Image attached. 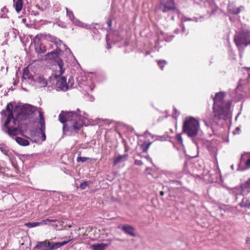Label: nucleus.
<instances>
[{
	"mask_svg": "<svg viewBox=\"0 0 250 250\" xmlns=\"http://www.w3.org/2000/svg\"><path fill=\"white\" fill-rule=\"evenodd\" d=\"M12 105L10 104H8L6 107L5 110H3L1 112L2 120H4L5 118L8 117L13 115V111L11 107Z\"/></svg>",
	"mask_w": 250,
	"mask_h": 250,
	"instance_id": "dca6fc26",
	"label": "nucleus"
},
{
	"mask_svg": "<svg viewBox=\"0 0 250 250\" xmlns=\"http://www.w3.org/2000/svg\"><path fill=\"white\" fill-rule=\"evenodd\" d=\"M179 32V29H176L174 30V33L176 34H178Z\"/></svg>",
	"mask_w": 250,
	"mask_h": 250,
	"instance_id": "09e8293b",
	"label": "nucleus"
},
{
	"mask_svg": "<svg viewBox=\"0 0 250 250\" xmlns=\"http://www.w3.org/2000/svg\"><path fill=\"white\" fill-rule=\"evenodd\" d=\"M148 54H149V53L148 52H146V55H147Z\"/></svg>",
	"mask_w": 250,
	"mask_h": 250,
	"instance_id": "603ef678",
	"label": "nucleus"
},
{
	"mask_svg": "<svg viewBox=\"0 0 250 250\" xmlns=\"http://www.w3.org/2000/svg\"><path fill=\"white\" fill-rule=\"evenodd\" d=\"M204 122L206 126H210V124L209 123H208V122L205 119L204 120Z\"/></svg>",
	"mask_w": 250,
	"mask_h": 250,
	"instance_id": "c03bdc74",
	"label": "nucleus"
},
{
	"mask_svg": "<svg viewBox=\"0 0 250 250\" xmlns=\"http://www.w3.org/2000/svg\"><path fill=\"white\" fill-rule=\"evenodd\" d=\"M57 65H55L56 70L52 74V77H53L55 79L57 80L60 78L61 76L63 73L64 69L63 67V62L61 60H58L56 61Z\"/></svg>",
	"mask_w": 250,
	"mask_h": 250,
	"instance_id": "f8f14e48",
	"label": "nucleus"
},
{
	"mask_svg": "<svg viewBox=\"0 0 250 250\" xmlns=\"http://www.w3.org/2000/svg\"><path fill=\"white\" fill-rule=\"evenodd\" d=\"M42 37L43 36L41 34L37 35L34 39L35 50L38 54L43 53L46 51V47L40 42Z\"/></svg>",
	"mask_w": 250,
	"mask_h": 250,
	"instance_id": "9b49d317",
	"label": "nucleus"
},
{
	"mask_svg": "<svg viewBox=\"0 0 250 250\" xmlns=\"http://www.w3.org/2000/svg\"><path fill=\"white\" fill-rule=\"evenodd\" d=\"M176 140L177 141V142L181 145H183V139H182V137L181 136V134H177L176 137Z\"/></svg>",
	"mask_w": 250,
	"mask_h": 250,
	"instance_id": "7c9ffc66",
	"label": "nucleus"
},
{
	"mask_svg": "<svg viewBox=\"0 0 250 250\" xmlns=\"http://www.w3.org/2000/svg\"><path fill=\"white\" fill-rule=\"evenodd\" d=\"M157 62L158 65L162 70L163 69L164 65L167 64V62L165 60H158Z\"/></svg>",
	"mask_w": 250,
	"mask_h": 250,
	"instance_id": "bb28decb",
	"label": "nucleus"
},
{
	"mask_svg": "<svg viewBox=\"0 0 250 250\" xmlns=\"http://www.w3.org/2000/svg\"><path fill=\"white\" fill-rule=\"evenodd\" d=\"M159 8L163 13L173 11L176 9V6L173 0H161Z\"/></svg>",
	"mask_w": 250,
	"mask_h": 250,
	"instance_id": "9d476101",
	"label": "nucleus"
},
{
	"mask_svg": "<svg viewBox=\"0 0 250 250\" xmlns=\"http://www.w3.org/2000/svg\"><path fill=\"white\" fill-rule=\"evenodd\" d=\"M45 221H46V223L47 224V222H56V220L47 219Z\"/></svg>",
	"mask_w": 250,
	"mask_h": 250,
	"instance_id": "58836bf2",
	"label": "nucleus"
},
{
	"mask_svg": "<svg viewBox=\"0 0 250 250\" xmlns=\"http://www.w3.org/2000/svg\"><path fill=\"white\" fill-rule=\"evenodd\" d=\"M78 113L75 111H62L59 115V121L63 124V130L77 132L84 124V119L87 118L86 114H81V111L77 109Z\"/></svg>",
	"mask_w": 250,
	"mask_h": 250,
	"instance_id": "f257e3e1",
	"label": "nucleus"
},
{
	"mask_svg": "<svg viewBox=\"0 0 250 250\" xmlns=\"http://www.w3.org/2000/svg\"><path fill=\"white\" fill-rule=\"evenodd\" d=\"M128 157L127 153H125L123 155H119L116 157L113 160V164L114 166L116 165L118 163L123 162L127 160Z\"/></svg>",
	"mask_w": 250,
	"mask_h": 250,
	"instance_id": "f3484780",
	"label": "nucleus"
},
{
	"mask_svg": "<svg viewBox=\"0 0 250 250\" xmlns=\"http://www.w3.org/2000/svg\"><path fill=\"white\" fill-rule=\"evenodd\" d=\"M173 117H176V115L173 114Z\"/></svg>",
	"mask_w": 250,
	"mask_h": 250,
	"instance_id": "6e6d98bb",
	"label": "nucleus"
},
{
	"mask_svg": "<svg viewBox=\"0 0 250 250\" xmlns=\"http://www.w3.org/2000/svg\"><path fill=\"white\" fill-rule=\"evenodd\" d=\"M29 78H30L29 71L27 68H25L24 69L23 71L22 79H24V80H26L27 79H29Z\"/></svg>",
	"mask_w": 250,
	"mask_h": 250,
	"instance_id": "393cba45",
	"label": "nucleus"
},
{
	"mask_svg": "<svg viewBox=\"0 0 250 250\" xmlns=\"http://www.w3.org/2000/svg\"><path fill=\"white\" fill-rule=\"evenodd\" d=\"M181 21H182V22H185V21H191V18H188L187 17H185V16H183L182 17Z\"/></svg>",
	"mask_w": 250,
	"mask_h": 250,
	"instance_id": "2f4dec72",
	"label": "nucleus"
},
{
	"mask_svg": "<svg viewBox=\"0 0 250 250\" xmlns=\"http://www.w3.org/2000/svg\"><path fill=\"white\" fill-rule=\"evenodd\" d=\"M160 194H161V195H163L164 194V192H163V191H161V192H160Z\"/></svg>",
	"mask_w": 250,
	"mask_h": 250,
	"instance_id": "3c124183",
	"label": "nucleus"
},
{
	"mask_svg": "<svg viewBox=\"0 0 250 250\" xmlns=\"http://www.w3.org/2000/svg\"><path fill=\"white\" fill-rule=\"evenodd\" d=\"M107 24L108 25V26L109 27H110L111 26V25H112V21H108L107 22Z\"/></svg>",
	"mask_w": 250,
	"mask_h": 250,
	"instance_id": "37998d69",
	"label": "nucleus"
},
{
	"mask_svg": "<svg viewBox=\"0 0 250 250\" xmlns=\"http://www.w3.org/2000/svg\"><path fill=\"white\" fill-rule=\"evenodd\" d=\"M240 131V128L237 127L236 128L235 130L233 131V133L234 134H239Z\"/></svg>",
	"mask_w": 250,
	"mask_h": 250,
	"instance_id": "e433bc0d",
	"label": "nucleus"
},
{
	"mask_svg": "<svg viewBox=\"0 0 250 250\" xmlns=\"http://www.w3.org/2000/svg\"><path fill=\"white\" fill-rule=\"evenodd\" d=\"M51 41L54 42L55 44H56L57 45H59V46H61V45H62L65 47H66V45L62 43V41L58 39L54 38Z\"/></svg>",
	"mask_w": 250,
	"mask_h": 250,
	"instance_id": "a878e982",
	"label": "nucleus"
},
{
	"mask_svg": "<svg viewBox=\"0 0 250 250\" xmlns=\"http://www.w3.org/2000/svg\"><path fill=\"white\" fill-rule=\"evenodd\" d=\"M90 159L88 157H81V156H79V157H78L77 158V161L78 162H86L87 160Z\"/></svg>",
	"mask_w": 250,
	"mask_h": 250,
	"instance_id": "cd10ccee",
	"label": "nucleus"
},
{
	"mask_svg": "<svg viewBox=\"0 0 250 250\" xmlns=\"http://www.w3.org/2000/svg\"><path fill=\"white\" fill-rule=\"evenodd\" d=\"M191 21H194L195 22L198 21V19L196 17H193V18H191Z\"/></svg>",
	"mask_w": 250,
	"mask_h": 250,
	"instance_id": "a18cd8bd",
	"label": "nucleus"
},
{
	"mask_svg": "<svg viewBox=\"0 0 250 250\" xmlns=\"http://www.w3.org/2000/svg\"><path fill=\"white\" fill-rule=\"evenodd\" d=\"M250 154L249 153H245L242 155L241 157V160H243L245 159V157L247 156L248 157V159L245 162L246 166L247 167V168H250V157L249 156Z\"/></svg>",
	"mask_w": 250,
	"mask_h": 250,
	"instance_id": "b1692460",
	"label": "nucleus"
},
{
	"mask_svg": "<svg viewBox=\"0 0 250 250\" xmlns=\"http://www.w3.org/2000/svg\"><path fill=\"white\" fill-rule=\"evenodd\" d=\"M250 32L248 30H243L236 34L234 36V42L237 47L244 44L245 46L250 45V41L247 42L250 38Z\"/></svg>",
	"mask_w": 250,
	"mask_h": 250,
	"instance_id": "0eeeda50",
	"label": "nucleus"
},
{
	"mask_svg": "<svg viewBox=\"0 0 250 250\" xmlns=\"http://www.w3.org/2000/svg\"><path fill=\"white\" fill-rule=\"evenodd\" d=\"M118 228L123 230L126 234L131 236H136L135 229L128 225L119 226Z\"/></svg>",
	"mask_w": 250,
	"mask_h": 250,
	"instance_id": "2eb2a0df",
	"label": "nucleus"
},
{
	"mask_svg": "<svg viewBox=\"0 0 250 250\" xmlns=\"http://www.w3.org/2000/svg\"><path fill=\"white\" fill-rule=\"evenodd\" d=\"M89 89L91 90V91H92L93 89V87H92L91 85H89L88 86Z\"/></svg>",
	"mask_w": 250,
	"mask_h": 250,
	"instance_id": "8fccbe9b",
	"label": "nucleus"
},
{
	"mask_svg": "<svg viewBox=\"0 0 250 250\" xmlns=\"http://www.w3.org/2000/svg\"><path fill=\"white\" fill-rule=\"evenodd\" d=\"M34 84L36 88L45 87L47 85V81L42 76H36L33 78Z\"/></svg>",
	"mask_w": 250,
	"mask_h": 250,
	"instance_id": "4468645a",
	"label": "nucleus"
},
{
	"mask_svg": "<svg viewBox=\"0 0 250 250\" xmlns=\"http://www.w3.org/2000/svg\"><path fill=\"white\" fill-rule=\"evenodd\" d=\"M171 19H172V20H174V17H173V16H172V17H171Z\"/></svg>",
	"mask_w": 250,
	"mask_h": 250,
	"instance_id": "5fc2aeb1",
	"label": "nucleus"
},
{
	"mask_svg": "<svg viewBox=\"0 0 250 250\" xmlns=\"http://www.w3.org/2000/svg\"><path fill=\"white\" fill-rule=\"evenodd\" d=\"M246 69L247 71L248 75L250 77V67H246Z\"/></svg>",
	"mask_w": 250,
	"mask_h": 250,
	"instance_id": "79ce46f5",
	"label": "nucleus"
},
{
	"mask_svg": "<svg viewBox=\"0 0 250 250\" xmlns=\"http://www.w3.org/2000/svg\"><path fill=\"white\" fill-rule=\"evenodd\" d=\"M65 9L66 11V16L69 18V19L75 25L84 28H87V25L86 24L81 22L79 20L76 19L74 17L72 11L69 10L68 8H67V7H65Z\"/></svg>",
	"mask_w": 250,
	"mask_h": 250,
	"instance_id": "ddd939ff",
	"label": "nucleus"
},
{
	"mask_svg": "<svg viewBox=\"0 0 250 250\" xmlns=\"http://www.w3.org/2000/svg\"><path fill=\"white\" fill-rule=\"evenodd\" d=\"M232 192L235 195L241 194L244 196L249 194L250 192V178L240 187L233 188Z\"/></svg>",
	"mask_w": 250,
	"mask_h": 250,
	"instance_id": "1a4fd4ad",
	"label": "nucleus"
},
{
	"mask_svg": "<svg viewBox=\"0 0 250 250\" xmlns=\"http://www.w3.org/2000/svg\"><path fill=\"white\" fill-rule=\"evenodd\" d=\"M74 85V80L72 77L68 79L67 83L65 77H61L57 80L56 88L57 91H66L68 89L72 88Z\"/></svg>",
	"mask_w": 250,
	"mask_h": 250,
	"instance_id": "423d86ee",
	"label": "nucleus"
},
{
	"mask_svg": "<svg viewBox=\"0 0 250 250\" xmlns=\"http://www.w3.org/2000/svg\"><path fill=\"white\" fill-rule=\"evenodd\" d=\"M135 164L138 166H141L143 165V162L141 160H136L135 161Z\"/></svg>",
	"mask_w": 250,
	"mask_h": 250,
	"instance_id": "f704fd0d",
	"label": "nucleus"
},
{
	"mask_svg": "<svg viewBox=\"0 0 250 250\" xmlns=\"http://www.w3.org/2000/svg\"><path fill=\"white\" fill-rule=\"evenodd\" d=\"M200 130L199 123L192 117L186 118L183 124V132L189 137L196 136Z\"/></svg>",
	"mask_w": 250,
	"mask_h": 250,
	"instance_id": "20e7f679",
	"label": "nucleus"
},
{
	"mask_svg": "<svg viewBox=\"0 0 250 250\" xmlns=\"http://www.w3.org/2000/svg\"><path fill=\"white\" fill-rule=\"evenodd\" d=\"M31 106L29 104H25L21 108L20 111L18 112L16 118H14L13 115L6 118L4 120V125L3 130L5 132L14 138V136L18 134L21 123L20 121L25 119L28 115L32 112Z\"/></svg>",
	"mask_w": 250,
	"mask_h": 250,
	"instance_id": "f03ea898",
	"label": "nucleus"
},
{
	"mask_svg": "<svg viewBox=\"0 0 250 250\" xmlns=\"http://www.w3.org/2000/svg\"><path fill=\"white\" fill-rule=\"evenodd\" d=\"M180 26L182 28V31L184 32L185 31V27L184 25V24L182 23L181 25H180Z\"/></svg>",
	"mask_w": 250,
	"mask_h": 250,
	"instance_id": "a19ab883",
	"label": "nucleus"
},
{
	"mask_svg": "<svg viewBox=\"0 0 250 250\" xmlns=\"http://www.w3.org/2000/svg\"><path fill=\"white\" fill-rule=\"evenodd\" d=\"M244 9V7L240 6L239 7H235L232 4L228 5V11L229 13L233 14H238L240 13L242 9Z\"/></svg>",
	"mask_w": 250,
	"mask_h": 250,
	"instance_id": "a211bd4d",
	"label": "nucleus"
},
{
	"mask_svg": "<svg viewBox=\"0 0 250 250\" xmlns=\"http://www.w3.org/2000/svg\"><path fill=\"white\" fill-rule=\"evenodd\" d=\"M70 240L61 242H50L49 240H45L43 241L38 242L35 247V249L39 250H54L67 244Z\"/></svg>",
	"mask_w": 250,
	"mask_h": 250,
	"instance_id": "39448f33",
	"label": "nucleus"
},
{
	"mask_svg": "<svg viewBox=\"0 0 250 250\" xmlns=\"http://www.w3.org/2000/svg\"><path fill=\"white\" fill-rule=\"evenodd\" d=\"M0 150L9 159L11 162L12 166L14 168L16 173L18 172L19 167L15 161V152L9 149V148L4 145H0Z\"/></svg>",
	"mask_w": 250,
	"mask_h": 250,
	"instance_id": "6e6552de",
	"label": "nucleus"
},
{
	"mask_svg": "<svg viewBox=\"0 0 250 250\" xmlns=\"http://www.w3.org/2000/svg\"><path fill=\"white\" fill-rule=\"evenodd\" d=\"M89 182L84 181L80 184V188L82 189H85L88 186Z\"/></svg>",
	"mask_w": 250,
	"mask_h": 250,
	"instance_id": "c756f323",
	"label": "nucleus"
},
{
	"mask_svg": "<svg viewBox=\"0 0 250 250\" xmlns=\"http://www.w3.org/2000/svg\"><path fill=\"white\" fill-rule=\"evenodd\" d=\"M39 117H40V122H42V121H44L43 115L42 112H40Z\"/></svg>",
	"mask_w": 250,
	"mask_h": 250,
	"instance_id": "c9c22d12",
	"label": "nucleus"
},
{
	"mask_svg": "<svg viewBox=\"0 0 250 250\" xmlns=\"http://www.w3.org/2000/svg\"><path fill=\"white\" fill-rule=\"evenodd\" d=\"M239 205L241 207L250 208V196L244 197Z\"/></svg>",
	"mask_w": 250,
	"mask_h": 250,
	"instance_id": "aec40b11",
	"label": "nucleus"
},
{
	"mask_svg": "<svg viewBox=\"0 0 250 250\" xmlns=\"http://www.w3.org/2000/svg\"><path fill=\"white\" fill-rule=\"evenodd\" d=\"M108 246V244L105 243L94 244L91 246L92 250H104Z\"/></svg>",
	"mask_w": 250,
	"mask_h": 250,
	"instance_id": "6ab92c4d",
	"label": "nucleus"
},
{
	"mask_svg": "<svg viewBox=\"0 0 250 250\" xmlns=\"http://www.w3.org/2000/svg\"><path fill=\"white\" fill-rule=\"evenodd\" d=\"M151 144V142H149L147 144H146V146L143 148V151L146 152L147 150V149H148V148Z\"/></svg>",
	"mask_w": 250,
	"mask_h": 250,
	"instance_id": "473e14b6",
	"label": "nucleus"
},
{
	"mask_svg": "<svg viewBox=\"0 0 250 250\" xmlns=\"http://www.w3.org/2000/svg\"><path fill=\"white\" fill-rule=\"evenodd\" d=\"M14 4V6L15 8L16 11L19 13L22 9L23 7V1L22 0H13Z\"/></svg>",
	"mask_w": 250,
	"mask_h": 250,
	"instance_id": "412c9836",
	"label": "nucleus"
},
{
	"mask_svg": "<svg viewBox=\"0 0 250 250\" xmlns=\"http://www.w3.org/2000/svg\"><path fill=\"white\" fill-rule=\"evenodd\" d=\"M40 124L41 125L40 130L41 132H44L45 130V121H42V122H40Z\"/></svg>",
	"mask_w": 250,
	"mask_h": 250,
	"instance_id": "c85d7f7f",
	"label": "nucleus"
},
{
	"mask_svg": "<svg viewBox=\"0 0 250 250\" xmlns=\"http://www.w3.org/2000/svg\"><path fill=\"white\" fill-rule=\"evenodd\" d=\"M231 168H232V169H233V165H232V166H231Z\"/></svg>",
	"mask_w": 250,
	"mask_h": 250,
	"instance_id": "864d4df0",
	"label": "nucleus"
},
{
	"mask_svg": "<svg viewBox=\"0 0 250 250\" xmlns=\"http://www.w3.org/2000/svg\"><path fill=\"white\" fill-rule=\"evenodd\" d=\"M225 95L224 92H220L216 93L213 98L214 117L212 121L215 123L221 119L225 120L228 117L230 104L224 101Z\"/></svg>",
	"mask_w": 250,
	"mask_h": 250,
	"instance_id": "7ed1b4c3",
	"label": "nucleus"
},
{
	"mask_svg": "<svg viewBox=\"0 0 250 250\" xmlns=\"http://www.w3.org/2000/svg\"><path fill=\"white\" fill-rule=\"evenodd\" d=\"M46 221H42L40 222H29L25 224V226L28 228H31L39 226L42 225H46Z\"/></svg>",
	"mask_w": 250,
	"mask_h": 250,
	"instance_id": "5701e85b",
	"label": "nucleus"
},
{
	"mask_svg": "<svg viewBox=\"0 0 250 250\" xmlns=\"http://www.w3.org/2000/svg\"><path fill=\"white\" fill-rule=\"evenodd\" d=\"M170 183H175L177 185H181L180 182L179 181L170 180Z\"/></svg>",
	"mask_w": 250,
	"mask_h": 250,
	"instance_id": "4c0bfd02",
	"label": "nucleus"
},
{
	"mask_svg": "<svg viewBox=\"0 0 250 250\" xmlns=\"http://www.w3.org/2000/svg\"><path fill=\"white\" fill-rule=\"evenodd\" d=\"M173 111H174V114H176L177 113V110H176V109L175 108H173Z\"/></svg>",
	"mask_w": 250,
	"mask_h": 250,
	"instance_id": "de8ad7c7",
	"label": "nucleus"
},
{
	"mask_svg": "<svg viewBox=\"0 0 250 250\" xmlns=\"http://www.w3.org/2000/svg\"><path fill=\"white\" fill-rule=\"evenodd\" d=\"M106 241L108 242L109 243L107 244L108 245L110 244V243L112 241V240L110 239H108L106 240Z\"/></svg>",
	"mask_w": 250,
	"mask_h": 250,
	"instance_id": "49530a36",
	"label": "nucleus"
},
{
	"mask_svg": "<svg viewBox=\"0 0 250 250\" xmlns=\"http://www.w3.org/2000/svg\"><path fill=\"white\" fill-rule=\"evenodd\" d=\"M15 140L19 145L22 146H27L30 144L27 140L21 137H16Z\"/></svg>",
	"mask_w": 250,
	"mask_h": 250,
	"instance_id": "4be33fe9",
	"label": "nucleus"
},
{
	"mask_svg": "<svg viewBox=\"0 0 250 250\" xmlns=\"http://www.w3.org/2000/svg\"><path fill=\"white\" fill-rule=\"evenodd\" d=\"M107 48H108V49H109V48H110V46H107Z\"/></svg>",
	"mask_w": 250,
	"mask_h": 250,
	"instance_id": "4d7b16f0",
	"label": "nucleus"
},
{
	"mask_svg": "<svg viewBox=\"0 0 250 250\" xmlns=\"http://www.w3.org/2000/svg\"><path fill=\"white\" fill-rule=\"evenodd\" d=\"M42 140L44 141L45 140V138H46L45 134V132H42Z\"/></svg>",
	"mask_w": 250,
	"mask_h": 250,
	"instance_id": "ea45409f",
	"label": "nucleus"
},
{
	"mask_svg": "<svg viewBox=\"0 0 250 250\" xmlns=\"http://www.w3.org/2000/svg\"><path fill=\"white\" fill-rule=\"evenodd\" d=\"M151 144V142H149L147 144H146V146L143 148V151L146 152L147 150V149H148V148Z\"/></svg>",
	"mask_w": 250,
	"mask_h": 250,
	"instance_id": "72a5a7b5",
	"label": "nucleus"
}]
</instances>
